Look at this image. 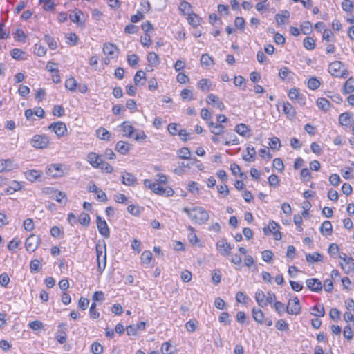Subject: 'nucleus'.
<instances>
[{"label":"nucleus","mask_w":354,"mask_h":354,"mask_svg":"<svg viewBox=\"0 0 354 354\" xmlns=\"http://www.w3.org/2000/svg\"><path fill=\"white\" fill-rule=\"evenodd\" d=\"M300 28L304 35H309L312 32V25L308 21H304Z\"/></svg>","instance_id":"41"},{"label":"nucleus","mask_w":354,"mask_h":354,"mask_svg":"<svg viewBox=\"0 0 354 354\" xmlns=\"http://www.w3.org/2000/svg\"><path fill=\"white\" fill-rule=\"evenodd\" d=\"M320 86V82L316 77H310L308 81V87L310 90H315Z\"/></svg>","instance_id":"42"},{"label":"nucleus","mask_w":354,"mask_h":354,"mask_svg":"<svg viewBox=\"0 0 354 354\" xmlns=\"http://www.w3.org/2000/svg\"><path fill=\"white\" fill-rule=\"evenodd\" d=\"M104 294L102 291H96L93 293L92 300L94 301H102L104 300Z\"/></svg>","instance_id":"63"},{"label":"nucleus","mask_w":354,"mask_h":354,"mask_svg":"<svg viewBox=\"0 0 354 354\" xmlns=\"http://www.w3.org/2000/svg\"><path fill=\"white\" fill-rule=\"evenodd\" d=\"M342 66V63L339 61H335L332 62L328 66V72L335 77H337L339 75V72L340 71Z\"/></svg>","instance_id":"14"},{"label":"nucleus","mask_w":354,"mask_h":354,"mask_svg":"<svg viewBox=\"0 0 354 354\" xmlns=\"http://www.w3.org/2000/svg\"><path fill=\"white\" fill-rule=\"evenodd\" d=\"M161 351L162 354H173V346L169 342H166L162 344L161 347Z\"/></svg>","instance_id":"46"},{"label":"nucleus","mask_w":354,"mask_h":354,"mask_svg":"<svg viewBox=\"0 0 354 354\" xmlns=\"http://www.w3.org/2000/svg\"><path fill=\"white\" fill-rule=\"evenodd\" d=\"M252 317L253 319L259 324H263L264 323L263 318V313L261 309H256L254 308L252 309Z\"/></svg>","instance_id":"27"},{"label":"nucleus","mask_w":354,"mask_h":354,"mask_svg":"<svg viewBox=\"0 0 354 354\" xmlns=\"http://www.w3.org/2000/svg\"><path fill=\"white\" fill-rule=\"evenodd\" d=\"M49 143V138L46 135H35L30 140L31 145L37 149H46Z\"/></svg>","instance_id":"3"},{"label":"nucleus","mask_w":354,"mask_h":354,"mask_svg":"<svg viewBox=\"0 0 354 354\" xmlns=\"http://www.w3.org/2000/svg\"><path fill=\"white\" fill-rule=\"evenodd\" d=\"M66 38L68 40V43L71 46H75L77 44L78 37L75 33L70 32L66 35Z\"/></svg>","instance_id":"57"},{"label":"nucleus","mask_w":354,"mask_h":354,"mask_svg":"<svg viewBox=\"0 0 354 354\" xmlns=\"http://www.w3.org/2000/svg\"><path fill=\"white\" fill-rule=\"evenodd\" d=\"M310 313L317 317H324L325 315V310L323 304H318L313 306Z\"/></svg>","instance_id":"26"},{"label":"nucleus","mask_w":354,"mask_h":354,"mask_svg":"<svg viewBox=\"0 0 354 354\" xmlns=\"http://www.w3.org/2000/svg\"><path fill=\"white\" fill-rule=\"evenodd\" d=\"M147 61L150 65H158L159 64V58L156 53L153 52L149 53L147 55Z\"/></svg>","instance_id":"40"},{"label":"nucleus","mask_w":354,"mask_h":354,"mask_svg":"<svg viewBox=\"0 0 354 354\" xmlns=\"http://www.w3.org/2000/svg\"><path fill=\"white\" fill-rule=\"evenodd\" d=\"M273 167L281 172L284 169V165L281 158H274L273 160Z\"/></svg>","instance_id":"61"},{"label":"nucleus","mask_w":354,"mask_h":354,"mask_svg":"<svg viewBox=\"0 0 354 354\" xmlns=\"http://www.w3.org/2000/svg\"><path fill=\"white\" fill-rule=\"evenodd\" d=\"M99 166L100 167H98L97 169H100L103 171H105L106 173H111L113 171V167L110 164L104 160L102 162H100Z\"/></svg>","instance_id":"54"},{"label":"nucleus","mask_w":354,"mask_h":354,"mask_svg":"<svg viewBox=\"0 0 354 354\" xmlns=\"http://www.w3.org/2000/svg\"><path fill=\"white\" fill-rule=\"evenodd\" d=\"M294 75V73L286 66L281 67L279 71V76L282 80H292Z\"/></svg>","instance_id":"13"},{"label":"nucleus","mask_w":354,"mask_h":354,"mask_svg":"<svg viewBox=\"0 0 354 354\" xmlns=\"http://www.w3.org/2000/svg\"><path fill=\"white\" fill-rule=\"evenodd\" d=\"M151 191L160 195H163L165 193V189L156 182L152 185Z\"/></svg>","instance_id":"58"},{"label":"nucleus","mask_w":354,"mask_h":354,"mask_svg":"<svg viewBox=\"0 0 354 354\" xmlns=\"http://www.w3.org/2000/svg\"><path fill=\"white\" fill-rule=\"evenodd\" d=\"M268 183L271 187H277L279 185V180L277 175L272 174L268 178Z\"/></svg>","instance_id":"59"},{"label":"nucleus","mask_w":354,"mask_h":354,"mask_svg":"<svg viewBox=\"0 0 354 354\" xmlns=\"http://www.w3.org/2000/svg\"><path fill=\"white\" fill-rule=\"evenodd\" d=\"M269 146L272 149H279L281 147L280 140L277 137H272L270 140Z\"/></svg>","instance_id":"50"},{"label":"nucleus","mask_w":354,"mask_h":354,"mask_svg":"<svg viewBox=\"0 0 354 354\" xmlns=\"http://www.w3.org/2000/svg\"><path fill=\"white\" fill-rule=\"evenodd\" d=\"M91 352L93 354H101L103 352V346L97 342H95L91 345Z\"/></svg>","instance_id":"55"},{"label":"nucleus","mask_w":354,"mask_h":354,"mask_svg":"<svg viewBox=\"0 0 354 354\" xmlns=\"http://www.w3.org/2000/svg\"><path fill=\"white\" fill-rule=\"evenodd\" d=\"M288 95L291 100H301V102L305 104L304 96L301 94H299V89L297 88H291L289 91Z\"/></svg>","instance_id":"29"},{"label":"nucleus","mask_w":354,"mask_h":354,"mask_svg":"<svg viewBox=\"0 0 354 354\" xmlns=\"http://www.w3.org/2000/svg\"><path fill=\"white\" fill-rule=\"evenodd\" d=\"M121 177L122 183L127 186H136L138 184L137 178L129 172H124Z\"/></svg>","instance_id":"10"},{"label":"nucleus","mask_w":354,"mask_h":354,"mask_svg":"<svg viewBox=\"0 0 354 354\" xmlns=\"http://www.w3.org/2000/svg\"><path fill=\"white\" fill-rule=\"evenodd\" d=\"M131 149V145L124 142L119 141L116 143L115 150L121 154H127Z\"/></svg>","instance_id":"15"},{"label":"nucleus","mask_w":354,"mask_h":354,"mask_svg":"<svg viewBox=\"0 0 354 354\" xmlns=\"http://www.w3.org/2000/svg\"><path fill=\"white\" fill-rule=\"evenodd\" d=\"M48 129L54 131L59 138L64 136L67 131L66 126L62 122H53L48 127Z\"/></svg>","instance_id":"8"},{"label":"nucleus","mask_w":354,"mask_h":354,"mask_svg":"<svg viewBox=\"0 0 354 354\" xmlns=\"http://www.w3.org/2000/svg\"><path fill=\"white\" fill-rule=\"evenodd\" d=\"M134 83L136 86L145 85L146 81V74L142 71H138L133 77Z\"/></svg>","instance_id":"17"},{"label":"nucleus","mask_w":354,"mask_h":354,"mask_svg":"<svg viewBox=\"0 0 354 354\" xmlns=\"http://www.w3.org/2000/svg\"><path fill=\"white\" fill-rule=\"evenodd\" d=\"M45 192L46 194H55V196L54 198L58 203H62V199L66 198V194L64 192L55 190L53 188L48 187L46 188V191Z\"/></svg>","instance_id":"18"},{"label":"nucleus","mask_w":354,"mask_h":354,"mask_svg":"<svg viewBox=\"0 0 354 354\" xmlns=\"http://www.w3.org/2000/svg\"><path fill=\"white\" fill-rule=\"evenodd\" d=\"M152 259V253L149 250L144 251L140 257L142 263L149 264Z\"/></svg>","instance_id":"44"},{"label":"nucleus","mask_w":354,"mask_h":354,"mask_svg":"<svg viewBox=\"0 0 354 354\" xmlns=\"http://www.w3.org/2000/svg\"><path fill=\"white\" fill-rule=\"evenodd\" d=\"M235 131L240 136H242L244 137L250 136V130L249 127L245 124L241 123V124H237L235 127Z\"/></svg>","instance_id":"21"},{"label":"nucleus","mask_w":354,"mask_h":354,"mask_svg":"<svg viewBox=\"0 0 354 354\" xmlns=\"http://www.w3.org/2000/svg\"><path fill=\"white\" fill-rule=\"evenodd\" d=\"M283 112L290 117H294L295 115V110L293 106L288 102L283 104Z\"/></svg>","instance_id":"39"},{"label":"nucleus","mask_w":354,"mask_h":354,"mask_svg":"<svg viewBox=\"0 0 354 354\" xmlns=\"http://www.w3.org/2000/svg\"><path fill=\"white\" fill-rule=\"evenodd\" d=\"M342 91L344 94L351 93L354 91V78L350 77L345 82Z\"/></svg>","instance_id":"25"},{"label":"nucleus","mask_w":354,"mask_h":354,"mask_svg":"<svg viewBox=\"0 0 354 354\" xmlns=\"http://www.w3.org/2000/svg\"><path fill=\"white\" fill-rule=\"evenodd\" d=\"M40 238L35 234L30 235L25 241V248L27 251L34 252L38 247Z\"/></svg>","instance_id":"5"},{"label":"nucleus","mask_w":354,"mask_h":354,"mask_svg":"<svg viewBox=\"0 0 354 354\" xmlns=\"http://www.w3.org/2000/svg\"><path fill=\"white\" fill-rule=\"evenodd\" d=\"M96 135L98 138L109 141L111 140V133L103 127H100L96 130Z\"/></svg>","instance_id":"22"},{"label":"nucleus","mask_w":354,"mask_h":354,"mask_svg":"<svg viewBox=\"0 0 354 354\" xmlns=\"http://www.w3.org/2000/svg\"><path fill=\"white\" fill-rule=\"evenodd\" d=\"M26 178L30 181H34L40 177V172L36 170H31L26 173Z\"/></svg>","instance_id":"47"},{"label":"nucleus","mask_w":354,"mask_h":354,"mask_svg":"<svg viewBox=\"0 0 354 354\" xmlns=\"http://www.w3.org/2000/svg\"><path fill=\"white\" fill-rule=\"evenodd\" d=\"M306 286L311 291L319 292L322 290V284L319 279L316 278L308 279L306 281Z\"/></svg>","instance_id":"9"},{"label":"nucleus","mask_w":354,"mask_h":354,"mask_svg":"<svg viewBox=\"0 0 354 354\" xmlns=\"http://www.w3.org/2000/svg\"><path fill=\"white\" fill-rule=\"evenodd\" d=\"M96 218L99 233L104 238H109L110 236V230L106 221L102 220L100 216H97Z\"/></svg>","instance_id":"7"},{"label":"nucleus","mask_w":354,"mask_h":354,"mask_svg":"<svg viewBox=\"0 0 354 354\" xmlns=\"http://www.w3.org/2000/svg\"><path fill=\"white\" fill-rule=\"evenodd\" d=\"M183 211L187 214L194 223L198 225L205 223L209 217L208 212L202 207H194L192 209L184 207Z\"/></svg>","instance_id":"1"},{"label":"nucleus","mask_w":354,"mask_h":354,"mask_svg":"<svg viewBox=\"0 0 354 354\" xmlns=\"http://www.w3.org/2000/svg\"><path fill=\"white\" fill-rule=\"evenodd\" d=\"M39 3L43 4V8L46 11L55 10V3L51 0H39Z\"/></svg>","instance_id":"37"},{"label":"nucleus","mask_w":354,"mask_h":354,"mask_svg":"<svg viewBox=\"0 0 354 354\" xmlns=\"http://www.w3.org/2000/svg\"><path fill=\"white\" fill-rule=\"evenodd\" d=\"M201 63L205 66H209L213 64V59L209 55L203 54L201 57Z\"/></svg>","instance_id":"62"},{"label":"nucleus","mask_w":354,"mask_h":354,"mask_svg":"<svg viewBox=\"0 0 354 354\" xmlns=\"http://www.w3.org/2000/svg\"><path fill=\"white\" fill-rule=\"evenodd\" d=\"M77 86V82L74 77L68 78L65 82V87L71 91H75Z\"/></svg>","instance_id":"33"},{"label":"nucleus","mask_w":354,"mask_h":354,"mask_svg":"<svg viewBox=\"0 0 354 354\" xmlns=\"http://www.w3.org/2000/svg\"><path fill=\"white\" fill-rule=\"evenodd\" d=\"M95 250L97 254V271L102 274L106 266V243L104 241L103 245L96 244Z\"/></svg>","instance_id":"2"},{"label":"nucleus","mask_w":354,"mask_h":354,"mask_svg":"<svg viewBox=\"0 0 354 354\" xmlns=\"http://www.w3.org/2000/svg\"><path fill=\"white\" fill-rule=\"evenodd\" d=\"M289 17H290L289 12L286 10H284L281 12V14H277L275 15L274 18H275L277 25L281 26L285 23L284 19H288Z\"/></svg>","instance_id":"28"},{"label":"nucleus","mask_w":354,"mask_h":354,"mask_svg":"<svg viewBox=\"0 0 354 354\" xmlns=\"http://www.w3.org/2000/svg\"><path fill=\"white\" fill-rule=\"evenodd\" d=\"M188 23L192 26H197L200 24V19L195 13L188 15Z\"/></svg>","instance_id":"38"},{"label":"nucleus","mask_w":354,"mask_h":354,"mask_svg":"<svg viewBox=\"0 0 354 354\" xmlns=\"http://www.w3.org/2000/svg\"><path fill=\"white\" fill-rule=\"evenodd\" d=\"M316 104L318 108L324 112L328 111L330 107L329 101L324 97L318 98L316 101Z\"/></svg>","instance_id":"23"},{"label":"nucleus","mask_w":354,"mask_h":354,"mask_svg":"<svg viewBox=\"0 0 354 354\" xmlns=\"http://www.w3.org/2000/svg\"><path fill=\"white\" fill-rule=\"evenodd\" d=\"M321 232L322 234H324L326 232V234L330 235L332 233L333 231V227L332 224L329 221H325L320 227Z\"/></svg>","instance_id":"32"},{"label":"nucleus","mask_w":354,"mask_h":354,"mask_svg":"<svg viewBox=\"0 0 354 354\" xmlns=\"http://www.w3.org/2000/svg\"><path fill=\"white\" fill-rule=\"evenodd\" d=\"M14 38L17 41H25L26 35L21 29H17L14 35Z\"/></svg>","instance_id":"56"},{"label":"nucleus","mask_w":354,"mask_h":354,"mask_svg":"<svg viewBox=\"0 0 354 354\" xmlns=\"http://www.w3.org/2000/svg\"><path fill=\"white\" fill-rule=\"evenodd\" d=\"M79 222L83 226H88L90 223L89 215L86 213L82 212L79 216Z\"/></svg>","instance_id":"43"},{"label":"nucleus","mask_w":354,"mask_h":354,"mask_svg":"<svg viewBox=\"0 0 354 354\" xmlns=\"http://www.w3.org/2000/svg\"><path fill=\"white\" fill-rule=\"evenodd\" d=\"M301 308L299 305L298 297H295L290 300L286 306V312L290 315H299L301 313Z\"/></svg>","instance_id":"6"},{"label":"nucleus","mask_w":354,"mask_h":354,"mask_svg":"<svg viewBox=\"0 0 354 354\" xmlns=\"http://www.w3.org/2000/svg\"><path fill=\"white\" fill-rule=\"evenodd\" d=\"M275 326L281 331H286L289 329L288 324L284 319H279L277 321Z\"/></svg>","instance_id":"51"},{"label":"nucleus","mask_w":354,"mask_h":354,"mask_svg":"<svg viewBox=\"0 0 354 354\" xmlns=\"http://www.w3.org/2000/svg\"><path fill=\"white\" fill-rule=\"evenodd\" d=\"M246 151H247V153H248V156H243V159L245 160V161H247V162H254V156L256 155V150L254 149V147H248L247 149H246Z\"/></svg>","instance_id":"31"},{"label":"nucleus","mask_w":354,"mask_h":354,"mask_svg":"<svg viewBox=\"0 0 354 354\" xmlns=\"http://www.w3.org/2000/svg\"><path fill=\"white\" fill-rule=\"evenodd\" d=\"M122 129L124 133H125L124 136L128 138H133L134 136V128L130 124L129 121H124L121 124Z\"/></svg>","instance_id":"16"},{"label":"nucleus","mask_w":354,"mask_h":354,"mask_svg":"<svg viewBox=\"0 0 354 354\" xmlns=\"http://www.w3.org/2000/svg\"><path fill=\"white\" fill-rule=\"evenodd\" d=\"M353 121L354 120L352 119V114L351 113L345 112L340 114L339 116V122L340 125L345 128L350 127Z\"/></svg>","instance_id":"11"},{"label":"nucleus","mask_w":354,"mask_h":354,"mask_svg":"<svg viewBox=\"0 0 354 354\" xmlns=\"http://www.w3.org/2000/svg\"><path fill=\"white\" fill-rule=\"evenodd\" d=\"M274 307L279 314H282L286 311V306L281 301H275L274 303Z\"/></svg>","instance_id":"60"},{"label":"nucleus","mask_w":354,"mask_h":354,"mask_svg":"<svg viewBox=\"0 0 354 354\" xmlns=\"http://www.w3.org/2000/svg\"><path fill=\"white\" fill-rule=\"evenodd\" d=\"M30 269L31 272H37L41 269V263L38 259L31 261L30 263Z\"/></svg>","instance_id":"48"},{"label":"nucleus","mask_w":354,"mask_h":354,"mask_svg":"<svg viewBox=\"0 0 354 354\" xmlns=\"http://www.w3.org/2000/svg\"><path fill=\"white\" fill-rule=\"evenodd\" d=\"M117 49V47L111 43H105L103 47V52L106 55L113 56Z\"/></svg>","instance_id":"30"},{"label":"nucleus","mask_w":354,"mask_h":354,"mask_svg":"<svg viewBox=\"0 0 354 354\" xmlns=\"http://www.w3.org/2000/svg\"><path fill=\"white\" fill-rule=\"evenodd\" d=\"M342 270L346 273L349 274L354 272V263L352 257L348 258L345 263H340Z\"/></svg>","instance_id":"19"},{"label":"nucleus","mask_w":354,"mask_h":354,"mask_svg":"<svg viewBox=\"0 0 354 354\" xmlns=\"http://www.w3.org/2000/svg\"><path fill=\"white\" fill-rule=\"evenodd\" d=\"M254 297L259 306L264 307L267 305V302L266 301V295L261 290H257Z\"/></svg>","instance_id":"24"},{"label":"nucleus","mask_w":354,"mask_h":354,"mask_svg":"<svg viewBox=\"0 0 354 354\" xmlns=\"http://www.w3.org/2000/svg\"><path fill=\"white\" fill-rule=\"evenodd\" d=\"M139 58L136 54H132L128 56L127 62L131 66H134L138 63Z\"/></svg>","instance_id":"64"},{"label":"nucleus","mask_w":354,"mask_h":354,"mask_svg":"<svg viewBox=\"0 0 354 354\" xmlns=\"http://www.w3.org/2000/svg\"><path fill=\"white\" fill-rule=\"evenodd\" d=\"M216 247L219 253L224 257L229 256L232 248L231 245L227 242L225 239L218 240L216 243Z\"/></svg>","instance_id":"4"},{"label":"nucleus","mask_w":354,"mask_h":354,"mask_svg":"<svg viewBox=\"0 0 354 354\" xmlns=\"http://www.w3.org/2000/svg\"><path fill=\"white\" fill-rule=\"evenodd\" d=\"M263 230V232L266 234H268V233H273L275 240H280L281 239V237H282L281 236V234L280 232H279V231H272V230H271L270 228L269 225L268 226H266V227H264Z\"/></svg>","instance_id":"53"},{"label":"nucleus","mask_w":354,"mask_h":354,"mask_svg":"<svg viewBox=\"0 0 354 354\" xmlns=\"http://www.w3.org/2000/svg\"><path fill=\"white\" fill-rule=\"evenodd\" d=\"M198 88L203 92H207V91H209L210 86L209 84V80L207 79H205V78L201 79L198 82Z\"/></svg>","instance_id":"36"},{"label":"nucleus","mask_w":354,"mask_h":354,"mask_svg":"<svg viewBox=\"0 0 354 354\" xmlns=\"http://www.w3.org/2000/svg\"><path fill=\"white\" fill-rule=\"evenodd\" d=\"M24 55L25 53L18 48H15L11 51V56L15 59H24Z\"/></svg>","instance_id":"52"},{"label":"nucleus","mask_w":354,"mask_h":354,"mask_svg":"<svg viewBox=\"0 0 354 354\" xmlns=\"http://www.w3.org/2000/svg\"><path fill=\"white\" fill-rule=\"evenodd\" d=\"M44 39L50 49L55 50L57 48V42L55 41V39L52 37H50L48 35H46L44 36Z\"/></svg>","instance_id":"49"},{"label":"nucleus","mask_w":354,"mask_h":354,"mask_svg":"<svg viewBox=\"0 0 354 354\" xmlns=\"http://www.w3.org/2000/svg\"><path fill=\"white\" fill-rule=\"evenodd\" d=\"M306 259L308 263H313L315 262H321L323 260V256L317 252H315L312 254H306Z\"/></svg>","instance_id":"20"},{"label":"nucleus","mask_w":354,"mask_h":354,"mask_svg":"<svg viewBox=\"0 0 354 354\" xmlns=\"http://www.w3.org/2000/svg\"><path fill=\"white\" fill-rule=\"evenodd\" d=\"M304 46L308 50H313L315 48V40L312 37H306L303 41Z\"/></svg>","instance_id":"45"},{"label":"nucleus","mask_w":354,"mask_h":354,"mask_svg":"<svg viewBox=\"0 0 354 354\" xmlns=\"http://www.w3.org/2000/svg\"><path fill=\"white\" fill-rule=\"evenodd\" d=\"M179 10L183 12V15H189L192 11V6L187 1H183L179 5Z\"/></svg>","instance_id":"34"},{"label":"nucleus","mask_w":354,"mask_h":354,"mask_svg":"<svg viewBox=\"0 0 354 354\" xmlns=\"http://www.w3.org/2000/svg\"><path fill=\"white\" fill-rule=\"evenodd\" d=\"M191 152L187 147H183L178 151V156L181 159L189 160L190 158Z\"/></svg>","instance_id":"35"},{"label":"nucleus","mask_w":354,"mask_h":354,"mask_svg":"<svg viewBox=\"0 0 354 354\" xmlns=\"http://www.w3.org/2000/svg\"><path fill=\"white\" fill-rule=\"evenodd\" d=\"M87 160L95 168L100 167V162L103 161L102 158L94 152H91L87 155Z\"/></svg>","instance_id":"12"}]
</instances>
